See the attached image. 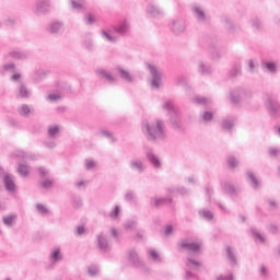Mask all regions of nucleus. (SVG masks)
Instances as JSON below:
<instances>
[{
	"label": "nucleus",
	"mask_w": 280,
	"mask_h": 280,
	"mask_svg": "<svg viewBox=\"0 0 280 280\" xmlns=\"http://www.w3.org/2000/svg\"><path fill=\"white\" fill-rule=\"evenodd\" d=\"M125 231H135L137 229V221L136 220H128L124 224Z\"/></svg>",
	"instance_id": "obj_47"
},
{
	"label": "nucleus",
	"mask_w": 280,
	"mask_h": 280,
	"mask_svg": "<svg viewBox=\"0 0 280 280\" xmlns=\"http://www.w3.org/2000/svg\"><path fill=\"white\" fill-rule=\"evenodd\" d=\"M147 12L153 19H159V16H163V9L156 7V4H154V3H149V5L147 8Z\"/></svg>",
	"instance_id": "obj_23"
},
{
	"label": "nucleus",
	"mask_w": 280,
	"mask_h": 280,
	"mask_svg": "<svg viewBox=\"0 0 280 280\" xmlns=\"http://www.w3.org/2000/svg\"><path fill=\"white\" fill-rule=\"evenodd\" d=\"M164 110H167L171 115V124L172 128H174L177 132H185L186 128L183 121L180 120V112L174 105V102L166 101L163 105Z\"/></svg>",
	"instance_id": "obj_3"
},
{
	"label": "nucleus",
	"mask_w": 280,
	"mask_h": 280,
	"mask_svg": "<svg viewBox=\"0 0 280 280\" xmlns=\"http://www.w3.org/2000/svg\"><path fill=\"white\" fill-rule=\"evenodd\" d=\"M125 200L127 202H132V200H135V191H131V190L127 191L125 194Z\"/></svg>",
	"instance_id": "obj_63"
},
{
	"label": "nucleus",
	"mask_w": 280,
	"mask_h": 280,
	"mask_svg": "<svg viewBox=\"0 0 280 280\" xmlns=\"http://www.w3.org/2000/svg\"><path fill=\"white\" fill-rule=\"evenodd\" d=\"M245 65H247V73H255V69H256L255 60L247 59L245 61Z\"/></svg>",
	"instance_id": "obj_51"
},
{
	"label": "nucleus",
	"mask_w": 280,
	"mask_h": 280,
	"mask_svg": "<svg viewBox=\"0 0 280 280\" xmlns=\"http://www.w3.org/2000/svg\"><path fill=\"white\" fill-rule=\"evenodd\" d=\"M236 121H237V117H235V116H226L221 121L222 130L231 131L233 128H235V122Z\"/></svg>",
	"instance_id": "obj_19"
},
{
	"label": "nucleus",
	"mask_w": 280,
	"mask_h": 280,
	"mask_svg": "<svg viewBox=\"0 0 280 280\" xmlns=\"http://www.w3.org/2000/svg\"><path fill=\"white\" fill-rule=\"evenodd\" d=\"M145 156H147L149 163H151V165H153V167L155 170H161V160L159 159V156L156 154H154L152 149L145 150Z\"/></svg>",
	"instance_id": "obj_17"
},
{
	"label": "nucleus",
	"mask_w": 280,
	"mask_h": 280,
	"mask_svg": "<svg viewBox=\"0 0 280 280\" xmlns=\"http://www.w3.org/2000/svg\"><path fill=\"white\" fill-rule=\"evenodd\" d=\"M3 183H4L5 189H7V191H9V194L16 191V184L14 183V177L12 175L7 173L3 176Z\"/></svg>",
	"instance_id": "obj_20"
},
{
	"label": "nucleus",
	"mask_w": 280,
	"mask_h": 280,
	"mask_svg": "<svg viewBox=\"0 0 280 280\" xmlns=\"http://www.w3.org/2000/svg\"><path fill=\"white\" fill-rule=\"evenodd\" d=\"M253 98V92L244 88H236L230 92L228 100L232 104H242V102H249Z\"/></svg>",
	"instance_id": "obj_4"
},
{
	"label": "nucleus",
	"mask_w": 280,
	"mask_h": 280,
	"mask_svg": "<svg viewBox=\"0 0 280 280\" xmlns=\"http://www.w3.org/2000/svg\"><path fill=\"white\" fill-rule=\"evenodd\" d=\"M52 186H54V180L51 179H44L40 182V187H43V189H51Z\"/></svg>",
	"instance_id": "obj_55"
},
{
	"label": "nucleus",
	"mask_w": 280,
	"mask_h": 280,
	"mask_svg": "<svg viewBox=\"0 0 280 280\" xmlns=\"http://www.w3.org/2000/svg\"><path fill=\"white\" fill-rule=\"evenodd\" d=\"M250 23L254 30H261L264 27V24L261 23V20H259V18H253L250 20Z\"/></svg>",
	"instance_id": "obj_49"
},
{
	"label": "nucleus",
	"mask_w": 280,
	"mask_h": 280,
	"mask_svg": "<svg viewBox=\"0 0 280 280\" xmlns=\"http://www.w3.org/2000/svg\"><path fill=\"white\" fill-rule=\"evenodd\" d=\"M252 233L257 244H266V236H264L257 229H252Z\"/></svg>",
	"instance_id": "obj_41"
},
{
	"label": "nucleus",
	"mask_w": 280,
	"mask_h": 280,
	"mask_svg": "<svg viewBox=\"0 0 280 280\" xmlns=\"http://www.w3.org/2000/svg\"><path fill=\"white\" fill-rule=\"evenodd\" d=\"M142 132L148 141H165L167 139V129L165 122L161 119H155L150 122H142Z\"/></svg>",
	"instance_id": "obj_1"
},
{
	"label": "nucleus",
	"mask_w": 280,
	"mask_h": 280,
	"mask_svg": "<svg viewBox=\"0 0 280 280\" xmlns=\"http://www.w3.org/2000/svg\"><path fill=\"white\" fill-rule=\"evenodd\" d=\"M191 102L198 106H209V104H211V100L203 96H195L192 97Z\"/></svg>",
	"instance_id": "obj_34"
},
{
	"label": "nucleus",
	"mask_w": 280,
	"mask_h": 280,
	"mask_svg": "<svg viewBox=\"0 0 280 280\" xmlns=\"http://www.w3.org/2000/svg\"><path fill=\"white\" fill-rule=\"evenodd\" d=\"M96 246L102 253H110V244L104 233L96 236Z\"/></svg>",
	"instance_id": "obj_14"
},
{
	"label": "nucleus",
	"mask_w": 280,
	"mask_h": 280,
	"mask_svg": "<svg viewBox=\"0 0 280 280\" xmlns=\"http://www.w3.org/2000/svg\"><path fill=\"white\" fill-rule=\"evenodd\" d=\"M200 243L192 242L189 238L182 240L178 243L179 248H183L184 250H188V253H198L200 250Z\"/></svg>",
	"instance_id": "obj_11"
},
{
	"label": "nucleus",
	"mask_w": 280,
	"mask_h": 280,
	"mask_svg": "<svg viewBox=\"0 0 280 280\" xmlns=\"http://www.w3.org/2000/svg\"><path fill=\"white\" fill-rule=\"evenodd\" d=\"M235 277L233 276V272H229L228 275H221L217 278V280H234Z\"/></svg>",
	"instance_id": "obj_60"
},
{
	"label": "nucleus",
	"mask_w": 280,
	"mask_h": 280,
	"mask_svg": "<svg viewBox=\"0 0 280 280\" xmlns=\"http://www.w3.org/2000/svg\"><path fill=\"white\" fill-rule=\"evenodd\" d=\"M222 190L224 194H229V196H235L237 194V189H235V186L229 182H223L222 183Z\"/></svg>",
	"instance_id": "obj_32"
},
{
	"label": "nucleus",
	"mask_w": 280,
	"mask_h": 280,
	"mask_svg": "<svg viewBox=\"0 0 280 280\" xmlns=\"http://www.w3.org/2000/svg\"><path fill=\"white\" fill-rule=\"evenodd\" d=\"M96 74L100 78V80H105V82H107V84H115V82H117V79H115V77H113V73H110V71L106 70V69H97L96 70Z\"/></svg>",
	"instance_id": "obj_16"
},
{
	"label": "nucleus",
	"mask_w": 280,
	"mask_h": 280,
	"mask_svg": "<svg viewBox=\"0 0 280 280\" xmlns=\"http://www.w3.org/2000/svg\"><path fill=\"white\" fill-rule=\"evenodd\" d=\"M8 58H12L13 60H27V58H30V55L27 54V51L21 48H16L9 51Z\"/></svg>",
	"instance_id": "obj_18"
},
{
	"label": "nucleus",
	"mask_w": 280,
	"mask_h": 280,
	"mask_svg": "<svg viewBox=\"0 0 280 280\" xmlns=\"http://www.w3.org/2000/svg\"><path fill=\"white\" fill-rule=\"evenodd\" d=\"M18 173L20 174V176H22L23 178H27V176H30V166L26 164H19L18 165Z\"/></svg>",
	"instance_id": "obj_37"
},
{
	"label": "nucleus",
	"mask_w": 280,
	"mask_h": 280,
	"mask_svg": "<svg viewBox=\"0 0 280 280\" xmlns=\"http://www.w3.org/2000/svg\"><path fill=\"white\" fill-rule=\"evenodd\" d=\"M84 21L86 25H93V23H95V18L93 16V14H86L84 16Z\"/></svg>",
	"instance_id": "obj_62"
},
{
	"label": "nucleus",
	"mask_w": 280,
	"mask_h": 280,
	"mask_svg": "<svg viewBox=\"0 0 280 280\" xmlns=\"http://www.w3.org/2000/svg\"><path fill=\"white\" fill-rule=\"evenodd\" d=\"M221 21L224 24V27L225 30H228V32H231V33L235 32V28H236L235 22H233V20L229 15H223L221 18Z\"/></svg>",
	"instance_id": "obj_27"
},
{
	"label": "nucleus",
	"mask_w": 280,
	"mask_h": 280,
	"mask_svg": "<svg viewBox=\"0 0 280 280\" xmlns=\"http://www.w3.org/2000/svg\"><path fill=\"white\" fill-rule=\"evenodd\" d=\"M98 137H105L106 139H109L112 143H115L117 140L115 139V136H113V131L108 130H100L97 132Z\"/></svg>",
	"instance_id": "obj_42"
},
{
	"label": "nucleus",
	"mask_w": 280,
	"mask_h": 280,
	"mask_svg": "<svg viewBox=\"0 0 280 280\" xmlns=\"http://www.w3.org/2000/svg\"><path fill=\"white\" fill-rule=\"evenodd\" d=\"M213 120V113L211 112H200L199 121L200 124H209V121Z\"/></svg>",
	"instance_id": "obj_33"
},
{
	"label": "nucleus",
	"mask_w": 280,
	"mask_h": 280,
	"mask_svg": "<svg viewBox=\"0 0 280 280\" xmlns=\"http://www.w3.org/2000/svg\"><path fill=\"white\" fill-rule=\"evenodd\" d=\"M261 68L265 73H270L271 75L279 73V63L275 60H262Z\"/></svg>",
	"instance_id": "obj_12"
},
{
	"label": "nucleus",
	"mask_w": 280,
	"mask_h": 280,
	"mask_svg": "<svg viewBox=\"0 0 280 280\" xmlns=\"http://www.w3.org/2000/svg\"><path fill=\"white\" fill-rule=\"evenodd\" d=\"M16 23V18L9 16L5 19V24L8 25V27H15Z\"/></svg>",
	"instance_id": "obj_59"
},
{
	"label": "nucleus",
	"mask_w": 280,
	"mask_h": 280,
	"mask_svg": "<svg viewBox=\"0 0 280 280\" xmlns=\"http://www.w3.org/2000/svg\"><path fill=\"white\" fill-rule=\"evenodd\" d=\"M148 257L152 261H155V264H160L161 261V256H159V253H156L154 249H148Z\"/></svg>",
	"instance_id": "obj_44"
},
{
	"label": "nucleus",
	"mask_w": 280,
	"mask_h": 280,
	"mask_svg": "<svg viewBox=\"0 0 280 280\" xmlns=\"http://www.w3.org/2000/svg\"><path fill=\"white\" fill-rule=\"evenodd\" d=\"M88 273L91 277H97L100 275V267L97 265H91L88 267Z\"/></svg>",
	"instance_id": "obj_48"
},
{
	"label": "nucleus",
	"mask_w": 280,
	"mask_h": 280,
	"mask_svg": "<svg viewBox=\"0 0 280 280\" xmlns=\"http://www.w3.org/2000/svg\"><path fill=\"white\" fill-rule=\"evenodd\" d=\"M60 135V126L58 125H50L48 127V138L49 139H56Z\"/></svg>",
	"instance_id": "obj_35"
},
{
	"label": "nucleus",
	"mask_w": 280,
	"mask_h": 280,
	"mask_svg": "<svg viewBox=\"0 0 280 280\" xmlns=\"http://www.w3.org/2000/svg\"><path fill=\"white\" fill-rule=\"evenodd\" d=\"M47 75H49L48 70L36 69L32 73L31 78H32L33 82H36L38 84L39 82H43V80H45L47 78Z\"/></svg>",
	"instance_id": "obj_21"
},
{
	"label": "nucleus",
	"mask_w": 280,
	"mask_h": 280,
	"mask_svg": "<svg viewBox=\"0 0 280 280\" xmlns=\"http://www.w3.org/2000/svg\"><path fill=\"white\" fill-rule=\"evenodd\" d=\"M130 30V20H128V18H120L118 22L112 26L113 34L107 31H101V36L104 40H107V43H117L119 38L128 36Z\"/></svg>",
	"instance_id": "obj_2"
},
{
	"label": "nucleus",
	"mask_w": 280,
	"mask_h": 280,
	"mask_svg": "<svg viewBox=\"0 0 280 280\" xmlns=\"http://www.w3.org/2000/svg\"><path fill=\"white\" fill-rule=\"evenodd\" d=\"M186 266L190 270H198L202 266V264L200 261H197L196 259L187 258Z\"/></svg>",
	"instance_id": "obj_38"
},
{
	"label": "nucleus",
	"mask_w": 280,
	"mask_h": 280,
	"mask_svg": "<svg viewBox=\"0 0 280 280\" xmlns=\"http://www.w3.org/2000/svg\"><path fill=\"white\" fill-rule=\"evenodd\" d=\"M86 185H89V182L84 179H77L74 182V187H77V189H86Z\"/></svg>",
	"instance_id": "obj_53"
},
{
	"label": "nucleus",
	"mask_w": 280,
	"mask_h": 280,
	"mask_svg": "<svg viewBox=\"0 0 280 280\" xmlns=\"http://www.w3.org/2000/svg\"><path fill=\"white\" fill-rule=\"evenodd\" d=\"M3 70L8 71L9 73H15L16 71V66H14V63H5L3 66Z\"/></svg>",
	"instance_id": "obj_58"
},
{
	"label": "nucleus",
	"mask_w": 280,
	"mask_h": 280,
	"mask_svg": "<svg viewBox=\"0 0 280 280\" xmlns=\"http://www.w3.org/2000/svg\"><path fill=\"white\" fill-rule=\"evenodd\" d=\"M126 259L129 261V264H131V266H133V268H138V270H141L142 272H148V267L143 260H141L137 249L132 248L127 250Z\"/></svg>",
	"instance_id": "obj_6"
},
{
	"label": "nucleus",
	"mask_w": 280,
	"mask_h": 280,
	"mask_svg": "<svg viewBox=\"0 0 280 280\" xmlns=\"http://www.w3.org/2000/svg\"><path fill=\"white\" fill-rule=\"evenodd\" d=\"M240 75H242V63L234 62L228 72V78L233 79V78H237Z\"/></svg>",
	"instance_id": "obj_25"
},
{
	"label": "nucleus",
	"mask_w": 280,
	"mask_h": 280,
	"mask_svg": "<svg viewBox=\"0 0 280 280\" xmlns=\"http://www.w3.org/2000/svg\"><path fill=\"white\" fill-rule=\"evenodd\" d=\"M129 166L133 172H138V174H143L145 170H148V166H145V163L143 160L139 158H135L130 161Z\"/></svg>",
	"instance_id": "obj_15"
},
{
	"label": "nucleus",
	"mask_w": 280,
	"mask_h": 280,
	"mask_svg": "<svg viewBox=\"0 0 280 280\" xmlns=\"http://www.w3.org/2000/svg\"><path fill=\"white\" fill-rule=\"evenodd\" d=\"M147 69L152 78L151 86L152 89H160L161 86V71L156 66L147 63Z\"/></svg>",
	"instance_id": "obj_9"
},
{
	"label": "nucleus",
	"mask_w": 280,
	"mask_h": 280,
	"mask_svg": "<svg viewBox=\"0 0 280 280\" xmlns=\"http://www.w3.org/2000/svg\"><path fill=\"white\" fill-rule=\"evenodd\" d=\"M278 154H280V149H277V148L269 149V155L277 156Z\"/></svg>",
	"instance_id": "obj_64"
},
{
	"label": "nucleus",
	"mask_w": 280,
	"mask_h": 280,
	"mask_svg": "<svg viewBox=\"0 0 280 280\" xmlns=\"http://www.w3.org/2000/svg\"><path fill=\"white\" fill-rule=\"evenodd\" d=\"M246 176H247V182L250 185V187L253 189H258L260 183H259V179H257V177L253 173V171H247Z\"/></svg>",
	"instance_id": "obj_29"
},
{
	"label": "nucleus",
	"mask_w": 280,
	"mask_h": 280,
	"mask_svg": "<svg viewBox=\"0 0 280 280\" xmlns=\"http://www.w3.org/2000/svg\"><path fill=\"white\" fill-rule=\"evenodd\" d=\"M259 277L261 279H268L270 277V269L265 265H260L258 268Z\"/></svg>",
	"instance_id": "obj_43"
},
{
	"label": "nucleus",
	"mask_w": 280,
	"mask_h": 280,
	"mask_svg": "<svg viewBox=\"0 0 280 280\" xmlns=\"http://www.w3.org/2000/svg\"><path fill=\"white\" fill-rule=\"evenodd\" d=\"M82 46L84 49H86V51H94L95 49V44H93V39L91 37L83 39Z\"/></svg>",
	"instance_id": "obj_40"
},
{
	"label": "nucleus",
	"mask_w": 280,
	"mask_h": 280,
	"mask_svg": "<svg viewBox=\"0 0 280 280\" xmlns=\"http://www.w3.org/2000/svg\"><path fill=\"white\" fill-rule=\"evenodd\" d=\"M116 71L119 72L120 78H122V80H125L126 82L132 83L135 82V77L130 75V72L125 70L121 67H117Z\"/></svg>",
	"instance_id": "obj_31"
},
{
	"label": "nucleus",
	"mask_w": 280,
	"mask_h": 280,
	"mask_svg": "<svg viewBox=\"0 0 280 280\" xmlns=\"http://www.w3.org/2000/svg\"><path fill=\"white\" fill-rule=\"evenodd\" d=\"M84 165H85V168L93 170L94 167L97 166V163H95V160L88 159L85 160Z\"/></svg>",
	"instance_id": "obj_57"
},
{
	"label": "nucleus",
	"mask_w": 280,
	"mask_h": 280,
	"mask_svg": "<svg viewBox=\"0 0 280 280\" xmlns=\"http://www.w3.org/2000/svg\"><path fill=\"white\" fill-rule=\"evenodd\" d=\"M60 100H62V96L58 93H49L46 96V101L50 102L51 104H54L55 102H60Z\"/></svg>",
	"instance_id": "obj_45"
},
{
	"label": "nucleus",
	"mask_w": 280,
	"mask_h": 280,
	"mask_svg": "<svg viewBox=\"0 0 280 280\" xmlns=\"http://www.w3.org/2000/svg\"><path fill=\"white\" fill-rule=\"evenodd\" d=\"M198 71L201 75H211V73H213V68L211 65L199 61Z\"/></svg>",
	"instance_id": "obj_28"
},
{
	"label": "nucleus",
	"mask_w": 280,
	"mask_h": 280,
	"mask_svg": "<svg viewBox=\"0 0 280 280\" xmlns=\"http://www.w3.org/2000/svg\"><path fill=\"white\" fill-rule=\"evenodd\" d=\"M2 222L5 226H13L14 222H16V214L10 213L2 218Z\"/></svg>",
	"instance_id": "obj_36"
},
{
	"label": "nucleus",
	"mask_w": 280,
	"mask_h": 280,
	"mask_svg": "<svg viewBox=\"0 0 280 280\" xmlns=\"http://www.w3.org/2000/svg\"><path fill=\"white\" fill-rule=\"evenodd\" d=\"M264 103L270 117L278 119L280 117V102L272 96H267L264 98Z\"/></svg>",
	"instance_id": "obj_7"
},
{
	"label": "nucleus",
	"mask_w": 280,
	"mask_h": 280,
	"mask_svg": "<svg viewBox=\"0 0 280 280\" xmlns=\"http://www.w3.org/2000/svg\"><path fill=\"white\" fill-rule=\"evenodd\" d=\"M168 30L175 36H183L187 33V21L183 18H174L168 22Z\"/></svg>",
	"instance_id": "obj_5"
},
{
	"label": "nucleus",
	"mask_w": 280,
	"mask_h": 280,
	"mask_svg": "<svg viewBox=\"0 0 280 280\" xmlns=\"http://www.w3.org/2000/svg\"><path fill=\"white\" fill-rule=\"evenodd\" d=\"M69 8L72 12H82L84 10V0H69Z\"/></svg>",
	"instance_id": "obj_26"
},
{
	"label": "nucleus",
	"mask_w": 280,
	"mask_h": 280,
	"mask_svg": "<svg viewBox=\"0 0 280 280\" xmlns=\"http://www.w3.org/2000/svg\"><path fill=\"white\" fill-rule=\"evenodd\" d=\"M175 82L179 86H187V84L189 82V79L185 75H179V77L176 78Z\"/></svg>",
	"instance_id": "obj_50"
},
{
	"label": "nucleus",
	"mask_w": 280,
	"mask_h": 280,
	"mask_svg": "<svg viewBox=\"0 0 280 280\" xmlns=\"http://www.w3.org/2000/svg\"><path fill=\"white\" fill-rule=\"evenodd\" d=\"M19 93H20V96L22 97H30L32 95V93L30 92V90H27L25 85L20 86Z\"/></svg>",
	"instance_id": "obj_54"
},
{
	"label": "nucleus",
	"mask_w": 280,
	"mask_h": 280,
	"mask_svg": "<svg viewBox=\"0 0 280 280\" xmlns=\"http://www.w3.org/2000/svg\"><path fill=\"white\" fill-rule=\"evenodd\" d=\"M198 213L200 218L207 220L208 222H211V220L213 219V212H211V210L209 209H200Z\"/></svg>",
	"instance_id": "obj_39"
},
{
	"label": "nucleus",
	"mask_w": 280,
	"mask_h": 280,
	"mask_svg": "<svg viewBox=\"0 0 280 280\" xmlns=\"http://www.w3.org/2000/svg\"><path fill=\"white\" fill-rule=\"evenodd\" d=\"M238 164H240V161H237L235 156L228 158V165L232 170H235V167H237Z\"/></svg>",
	"instance_id": "obj_52"
},
{
	"label": "nucleus",
	"mask_w": 280,
	"mask_h": 280,
	"mask_svg": "<svg viewBox=\"0 0 280 280\" xmlns=\"http://www.w3.org/2000/svg\"><path fill=\"white\" fill-rule=\"evenodd\" d=\"M36 210L38 213H40V215H46V213H49V210L47 209V207H45L42 203L36 205Z\"/></svg>",
	"instance_id": "obj_56"
},
{
	"label": "nucleus",
	"mask_w": 280,
	"mask_h": 280,
	"mask_svg": "<svg viewBox=\"0 0 280 280\" xmlns=\"http://www.w3.org/2000/svg\"><path fill=\"white\" fill-rule=\"evenodd\" d=\"M49 261L50 264H58L59 261H62V252L60 247H54L49 255Z\"/></svg>",
	"instance_id": "obj_22"
},
{
	"label": "nucleus",
	"mask_w": 280,
	"mask_h": 280,
	"mask_svg": "<svg viewBox=\"0 0 280 280\" xmlns=\"http://www.w3.org/2000/svg\"><path fill=\"white\" fill-rule=\"evenodd\" d=\"M18 112L19 114L22 116V117H28L30 116V105H21L19 108H18Z\"/></svg>",
	"instance_id": "obj_46"
},
{
	"label": "nucleus",
	"mask_w": 280,
	"mask_h": 280,
	"mask_svg": "<svg viewBox=\"0 0 280 280\" xmlns=\"http://www.w3.org/2000/svg\"><path fill=\"white\" fill-rule=\"evenodd\" d=\"M225 253H226V258H228L230 266H232V267L237 266V255L235 254V249H233V247H231V246H228L225 248Z\"/></svg>",
	"instance_id": "obj_24"
},
{
	"label": "nucleus",
	"mask_w": 280,
	"mask_h": 280,
	"mask_svg": "<svg viewBox=\"0 0 280 280\" xmlns=\"http://www.w3.org/2000/svg\"><path fill=\"white\" fill-rule=\"evenodd\" d=\"M117 215H119V207L116 206L109 213V218L112 220H117Z\"/></svg>",
	"instance_id": "obj_61"
},
{
	"label": "nucleus",
	"mask_w": 280,
	"mask_h": 280,
	"mask_svg": "<svg viewBox=\"0 0 280 280\" xmlns=\"http://www.w3.org/2000/svg\"><path fill=\"white\" fill-rule=\"evenodd\" d=\"M163 205H172V198H152L151 207H163Z\"/></svg>",
	"instance_id": "obj_30"
},
{
	"label": "nucleus",
	"mask_w": 280,
	"mask_h": 280,
	"mask_svg": "<svg viewBox=\"0 0 280 280\" xmlns=\"http://www.w3.org/2000/svg\"><path fill=\"white\" fill-rule=\"evenodd\" d=\"M65 32V22L55 20L49 23L47 27L48 34H55L56 36H60Z\"/></svg>",
	"instance_id": "obj_13"
},
{
	"label": "nucleus",
	"mask_w": 280,
	"mask_h": 280,
	"mask_svg": "<svg viewBox=\"0 0 280 280\" xmlns=\"http://www.w3.org/2000/svg\"><path fill=\"white\" fill-rule=\"evenodd\" d=\"M190 12L194 19H196L197 23H199L200 25H206V23H209V15L207 14L205 7L196 3L191 4Z\"/></svg>",
	"instance_id": "obj_8"
},
{
	"label": "nucleus",
	"mask_w": 280,
	"mask_h": 280,
	"mask_svg": "<svg viewBox=\"0 0 280 280\" xmlns=\"http://www.w3.org/2000/svg\"><path fill=\"white\" fill-rule=\"evenodd\" d=\"M49 10H51V1L49 0H36L34 13L36 16H45V14H49Z\"/></svg>",
	"instance_id": "obj_10"
}]
</instances>
